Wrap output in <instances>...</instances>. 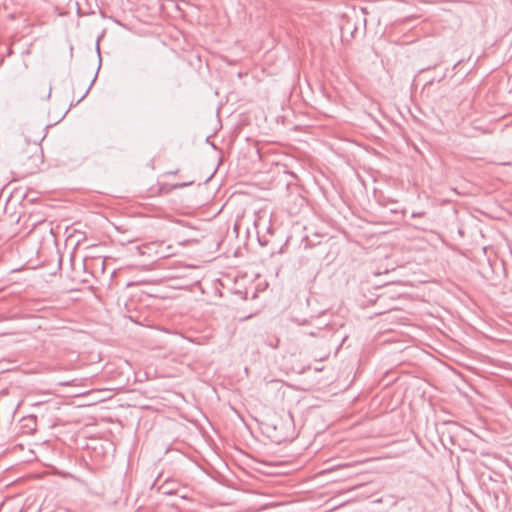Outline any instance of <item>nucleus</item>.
Segmentation results:
<instances>
[{"mask_svg": "<svg viewBox=\"0 0 512 512\" xmlns=\"http://www.w3.org/2000/svg\"><path fill=\"white\" fill-rule=\"evenodd\" d=\"M16 145L15 165L22 176L32 175L39 169L41 161V142L47 136V130H27Z\"/></svg>", "mask_w": 512, "mask_h": 512, "instance_id": "1", "label": "nucleus"}, {"mask_svg": "<svg viewBox=\"0 0 512 512\" xmlns=\"http://www.w3.org/2000/svg\"><path fill=\"white\" fill-rule=\"evenodd\" d=\"M267 436L275 443L281 444L295 438V426L290 413L285 416H275L264 423Z\"/></svg>", "mask_w": 512, "mask_h": 512, "instance_id": "2", "label": "nucleus"}, {"mask_svg": "<svg viewBox=\"0 0 512 512\" xmlns=\"http://www.w3.org/2000/svg\"><path fill=\"white\" fill-rule=\"evenodd\" d=\"M41 86H42V89L37 88L35 91V95L41 100H48L51 96V91H52L51 84L44 83Z\"/></svg>", "mask_w": 512, "mask_h": 512, "instance_id": "3", "label": "nucleus"}, {"mask_svg": "<svg viewBox=\"0 0 512 512\" xmlns=\"http://www.w3.org/2000/svg\"><path fill=\"white\" fill-rule=\"evenodd\" d=\"M220 131L221 130H215V135H217L218 132H220ZM225 131L227 132V134L229 136V140H228L227 144L231 145L235 141V139L237 137V130H225Z\"/></svg>", "mask_w": 512, "mask_h": 512, "instance_id": "4", "label": "nucleus"}, {"mask_svg": "<svg viewBox=\"0 0 512 512\" xmlns=\"http://www.w3.org/2000/svg\"><path fill=\"white\" fill-rule=\"evenodd\" d=\"M193 184V181H190V182H183V183H177V184H174L172 186L173 189H179V188H183V187H187L189 185H192Z\"/></svg>", "mask_w": 512, "mask_h": 512, "instance_id": "5", "label": "nucleus"}, {"mask_svg": "<svg viewBox=\"0 0 512 512\" xmlns=\"http://www.w3.org/2000/svg\"><path fill=\"white\" fill-rule=\"evenodd\" d=\"M303 243L305 248L313 246L312 242L307 237L303 239Z\"/></svg>", "mask_w": 512, "mask_h": 512, "instance_id": "6", "label": "nucleus"}, {"mask_svg": "<svg viewBox=\"0 0 512 512\" xmlns=\"http://www.w3.org/2000/svg\"><path fill=\"white\" fill-rule=\"evenodd\" d=\"M424 215V212H413L412 213V217H420V216H423Z\"/></svg>", "mask_w": 512, "mask_h": 512, "instance_id": "7", "label": "nucleus"}, {"mask_svg": "<svg viewBox=\"0 0 512 512\" xmlns=\"http://www.w3.org/2000/svg\"><path fill=\"white\" fill-rule=\"evenodd\" d=\"M319 332H320V330H319V329H317V331H311V332H309V335H311V336H317V335L319 334Z\"/></svg>", "mask_w": 512, "mask_h": 512, "instance_id": "8", "label": "nucleus"}, {"mask_svg": "<svg viewBox=\"0 0 512 512\" xmlns=\"http://www.w3.org/2000/svg\"><path fill=\"white\" fill-rule=\"evenodd\" d=\"M56 124H57V122H54V123H48V124L45 126V128H46V129L52 128V127H53L54 125H56Z\"/></svg>", "mask_w": 512, "mask_h": 512, "instance_id": "9", "label": "nucleus"}, {"mask_svg": "<svg viewBox=\"0 0 512 512\" xmlns=\"http://www.w3.org/2000/svg\"><path fill=\"white\" fill-rule=\"evenodd\" d=\"M179 172V169L175 170V171H171V172H167L166 174L167 175H177Z\"/></svg>", "mask_w": 512, "mask_h": 512, "instance_id": "10", "label": "nucleus"}]
</instances>
